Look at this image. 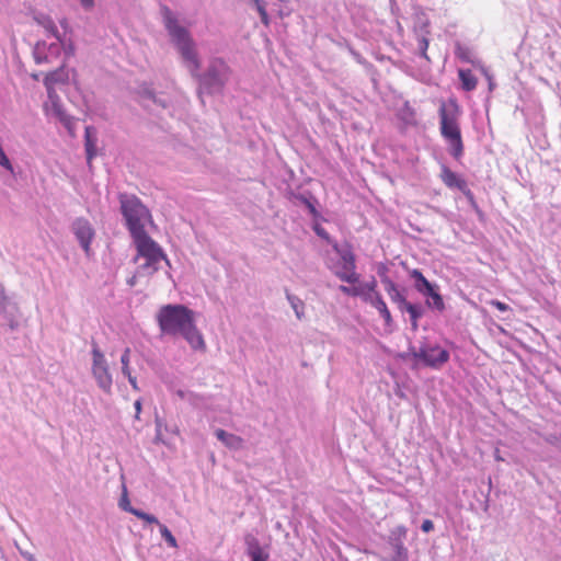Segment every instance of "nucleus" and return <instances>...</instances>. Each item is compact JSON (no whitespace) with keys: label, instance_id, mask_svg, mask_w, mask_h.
I'll return each instance as SVG.
<instances>
[{"label":"nucleus","instance_id":"f257e3e1","mask_svg":"<svg viewBox=\"0 0 561 561\" xmlns=\"http://www.w3.org/2000/svg\"><path fill=\"white\" fill-rule=\"evenodd\" d=\"M160 13L171 43L180 54L182 62L191 77L197 81L198 96L221 94L230 79L231 69L229 65L220 57H213L209 59L206 69L201 72V59L190 31L179 23L176 15L168 5L161 4Z\"/></svg>","mask_w":561,"mask_h":561},{"label":"nucleus","instance_id":"f03ea898","mask_svg":"<svg viewBox=\"0 0 561 561\" xmlns=\"http://www.w3.org/2000/svg\"><path fill=\"white\" fill-rule=\"evenodd\" d=\"M462 114L461 107L456 98L442 101L438 108L439 131L447 144V151L451 158L460 162L465 146L461 136L459 119Z\"/></svg>","mask_w":561,"mask_h":561},{"label":"nucleus","instance_id":"7ed1b4c3","mask_svg":"<svg viewBox=\"0 0 561 561\" xmlns=\"http://www.w3.org/2000/svg\"><path fill=\"white\" fill-rule=\"evenodd\" d=\"M118 202L119 211L130 237L146 232L145 221L151 220V213L141 199L134 194L119 193Z\"/></svg>","mask_w":561,"mask_h":561},{"label":"nucleus","instance_id":"20e7f679","mask_svg":"<svg viewBox=\"0 0 561 561\" xmlns=\"http://www.w3.org/2000/svg\"><path fill=\"white\" fill-rule=\"evenodd\" d=\"M159 328L163 334L181 335L194 351L206 350V344L201 331L196 328L195 318H157Z\"/></svg>","mask_w":561,"mask_h":561},{"label":"nucleus","instance_id":"39448f33","mask_svg":"<svg viewBox=\"0 0 561 561\" xmlns=\"http://www.w3.org/2000/svg\"><path fill=\"white\" fill-rule=\"evenodd\" d=\"M419 343V346L410 344L408 348L409 355L412 356L416 365L439 370L449 362L450 352L437 342L423 337Z\"/></svg>","mask_w":561,"mask_h":561},{"label":"nucleus","instance_id":"423d86ee","mask_svg":"<svg viewBox=\"0 0 561 561\" xmlns=\"http://www.w3.org/2000/svg\"><path fill=\"white\" fill-rule=\"evenodd\" d=\"M138 255L145 259V262L138 266L139 275H151L159 270V264L164 261L168 266L170 262L163 253L161 247L146 232L131 237Z\"/></svg>","mask_w":561,"mask_h":561},{"label":"nucleus","instance_id":"0eeeda50","mask_svg":"<svg viewBox=\"0 0 561 561\" xmlns=\"http://www.w3.org/2000/svg\"><path fill=\"white\" fill-rule=\"evenodd\" d=\"M91 374L96 382V386L106 394L112 393L113 375L108 362L104 353L99 347L98 343L92 340L91 342Z\"/></svg>","mask_w":561,"mask_h":561},{"label":"nucleus","instance_id":"6e6552de","mask_svg":"<svg viewBox=\"0 0 561 561\" xmlns=\"http://www.w3.org/2000/svg\"><path fill=\"white\" fill-rule=\"evenodd\" d=\"M332 249L341 260L342 272H336V276L347 284H356L359 275L355 272L356 259L352 245L347 242L340 244L337 241L332 243Z\"/></svg>","mask_w":561,"mask_h":561},{"label":"nucleus","instance_id":"1a4fd4ad","mask_svg":"<svg viewBox=\"0 0 561 561\" xmlns=\"http://www.w3.org/2000/svg\"><path fill=\"white\" fill-rule=\"evenodd\" d=\"M392 304L397 305L398 310L403 313L408 312L409 316H422L424 307L421 302H413L410 300V289L399 286L396 283L389 284L383 287Z\"/></svg>","mask_w":561,"mask_h":561},{"label":"nucleus","instance_id":"9d476101","mask_svg":"<svg viewBox=\"0 0 561 561\" xmlns=\"http://www.w3.org/2000/svg\"><path fill=\"white\" fill-rule=\"evenodd\" d=\"M70 230L88 257L92 255L91 243L95 238V229L84 217H77L71 222Z\"/></svg>","mask_w":561,"mask_h":561},{"label":"nucleus","instance_id":"9b49d317","mask_svg":"<svg viewBox=\"0 0 561 561\" xmlns=\"http://www.w3.org/2000/svg\"><path fill=\"white\" fill-rule=\"evenodd\" d=\"M286 197L294 203L295 205H302L306 207L310 216L312 217V220H323L322 215L320 214L318 207H319V201L318 198L312 194L309 190L304 191H296L293 188H289L286 192Z\"/></svg>","mask_w":561,"mask_h":561},{"label":"nucleus","instance_id":"f8f14e48","mask_svg":"<svg viewBox=\"0 0 561 561\" xmlns=\"http://www.w3.org/2000/svg\"><path fill=\"white\" fill-rule=\"evenodd\" d=\"M408 529L403 525H398L390 529L388 543L393 550L392 561H408L409 560V551L404 546V541L407 539Z\"/></svg>","mask_w":561,"mask_h":561},{"label":"nucleus","instance_id":"ddd939ff","mask_svg":"<svg viewBox=\"0 0 561 561\" xmlns=\"http://www.w3.org/2000/svg\"><path fill=\"white\" fill-rule=\"evenodd\" d=\"M245 554L250 561H268L270 552L267 546L263 547L255 535L247 533L243 537Z\"/></svg>","mask_w":561,"mask_h":561},{"label":"nucleus","instance_id":"4468645a","mask_svg":"<svg viewBox=\"0 0 561 561\" xmlns=\"http://www.w3.org/2000/svg\"><path fill=\"white\" fill-rule=\"evenodd\" d=\"M136 93L139 98L140 104L145 108H149V105L146 103L147 101L152 102L159 107L167 108L169 106V103L165 99L159 96L156 92L152 85L148 82H142L137 87Z\"/></svg>","mask_w":561,"mask_h":561},{"label":"nucleus","instance_id":"2eb2a0df","mask_svg":"<svg viewBox=\"0 0 561 561\" xmlns=\"http://www.w3.org/2000/svg\"><path fill=\"white\" fill-rule=\"evenodd\" d=\"M423 298L426 307L432 311L443 312L445 309V304L443 296L439 291V286L436 283H433L428 286L427 289L419 293Z\"/></svg>","mask_w":561,"mask_h":561},{"label":"nucleus","instance_id":"dca6fc26","mask_svg":"<svg viewBox=\"0 0 561 561\" xmlns=\"http://www.w3.org/2000/svg\"><path fill=\"white\" fill-rule=\"evenodd\" d=\"M439 179L450 190L463 191L467 181L446 164L440 165Z\"/></svg>","mask_w":561,"mask_h":561},{"label":"nucleus","instance_id":"f3484780","mask_svg":"<svg viewBox=\"0 0 561 561\" xmlns=\"http://www.w3.org/2000/svg\"><path fill=\"white\" fill-rule=\"evenodd\" d=\"M98 131L94 126H87L84 128V150L88 165H91L92 160L98 154Z\"/></svg>","mask_w":561,"mask_h":561},{"label":"nucleus","instance_id":"a211bd4d","mask_svg":"<svg viewBox=\"0 0 561 561\" xmlns=\"http://www.w3.org/2000/svg\"><path fill=\"white\" fill-rule=\"evenodd\" d=\"M19 312V306L15 294H8L2 284H0V314L14 316Z\"/></svg>","mask_w":561,"mask_h":561},{"label":"nucleus","instance_id":"6ab92c4d","mask_svg":"<svg viewBox=\"0 0 561 561\" xmlns=\"http://www.w3.org/2000/svg\"><path fill=\"white\" fill-rule=\"evenodd\" d=\"M69 80L68 71L65 68V65L60 66L54 71H50L46 75L44 79V84L47 89L48 94L50 95L51 90L55 84L66 83Z\"/></svg>","mask_w":561,"mask_h":561},{"label":"nucleus","instance_id":"aec40b11","mask_svg":"<svg viewBox=\"0 0 561 561\" xmlns=\"http://www.w3.org/2000/svg\"><path fill=\"white\" fill-rule=\"evenodd\" d=\"M33 19L38 25L44 27L50 36L55 37L57 42L64 43V36L59 33L54 20L48 14L36 13Z\"/></svg>","mask_w":561,"mask_h":561},{"label":"nucleus","instance_id":"412c9836","mask_svg":"<svg viewBox=\"0 0 561 561\" xmlns=\"http://www.w3.org/2000/svg\"><path fill=\"white\" fill-rule=\"evenodd\" d=\"M214 434L229 449L238 450L242 447L243 439L238 435L228 433L222 428L215 430Z\"/></svg>","mask_w":561,"mask_h":561},{"label":"nucleus","instance_id":"4be33fe9","mask_svg":"<svg viewBox=\"0 0 561 561\" xmlns=\"http://www.w3.org/2000/svg\"><path fill=\"white\" fill-rule=\"evenodd\" d=\"M157 316H195V313L185 305L168 304L160 308Z\"/></svg>","mask_w":561,"mask_h":561},{"label":"nucleus","instance_id":"5701e85b","mask_svg":"<svg viewBox=\"0 0 561 561\" xmlns=\"http://www.w3.org/2000/svg\"><path fill=\"white\" fill-rule=\"evenodd\" d=\"M409 278L412 282V287L417 291L427 289L433 283L430 282L419 268L409 270L407 268Z\"/></svg>","mask_w":561,"mask_h":561},{"label":"nucleus","instance_id":"b1692460","mask_svg":"<svg viewBox=\"0 0 561 561\" xmlns=\"http://www.w3.org/2000/svg\"><path fill=\"white\" fill-rule=\"evenodd\" d=\"M458 78L463 91L471 92L476 89L478 80L470 69H459Z\"/></svg>","mask_w":561,"mask_h":561},{"label":"nucleus","instance_id":"393cba45","mask_svg":"<svg viewBox=\"0 0 561 561\" xmlns=\"http://www.w3.org/2000/svg\"><path fill=\"white\" fill-rule=\"evenodd\" d=\"M374 327L380 335L390 334L396 329L393 318H374Z\"/></svg>","mask_w":561,"mask_h":561},{"label":"nucleus","instance_id":"a878e982","mask_svg":"<svg viewBox=\"0 0 561 561\" xmlns=\"http://www.w3.org/2000/svg\"><path fill=\"white\" fill-rule=\"evenodd\" d=\"M118 507L127 513L134 514L136 512V507L131 506L129 497H128V490L125 483L122 484V496L118 501Z\"/></svg>","mask_w":561,"mask_h":561},{"label":"nucleus","instance_id":"bb28decb","mask_svg":"<svg viewBox=\"0 0 561 561\" xmlns=\"http://www.w3.org/2000/svg\"><path fill=\"white\" fill-rule=\"evenodd\" d=\"M376 273L378 277L380 278L381 284L383 287L388 286L389 284L394 283L388 275L389 273V266L388 263L379 262L376 264Z\"/></svg>","mask_w":561,"mask_h":561},{"label":"nucleus","instance_id":"cd10ccee","mask_svg":"<svg viewBox=\"0 0 561 561\" xmlns=\"http://www.w3.org/2000/svg\"><path fill=\"white\" fill-rule=\"evenodd\" d=\"M46 49V42L39 41L36 43L34 50H33V57L34 61L37 65H42L45 62H48V56L43 54L42 50Z\"/></svg>","mask_w":561,"mask_h":561},{"label":"nucleus","instance_id":"c85d7f7f","mask_svg":"<svg viewBox=\"0 0 561 561\" xmlns=\"http://www.w3.org/2000/svg\"><path fill=\"white\" fill-rule=\"evenodd\" d=\"M158 527L160 535L164 539L167 545L171 548H178V541L173 534L171 533V530L164 524H159Z\"/></svg>","mask_w":561,"mask_h":561},{"label":"nucleus","instance_id":"c756f323","mask_svg":"<svg viewBox=\"0 0 561 561\" xmlns=\"http://www.w3.org/2000/svg\"><path fill=\"white\" fill-rule=\"evenodd\" d=\"M312 230L319 238L324 240L330 245H332V243H334L336 241L331 238V236L327 232V230L320 225L319 220H313Z\"/></svg>","mask_w":561,"mask_h":561},{"label":"nucleus","instance_id":"7c9ffc66","mask_svg":"<svg viewBox=\"0 0 561 561\" xmlns=\"http://www.w3.org/2000/svg\"><path fill=\"white\" fill-rule=\"evenodd\" d=\"M121 364H122V374L124 376L128 375V373H131V369L129 367L130 364V348L126 347L122 355H121Z\"/></svg>","mask_w":561,"mask_h":561},{"label":"nucleus","instance_id":"2f4dec72","mask_svg":"<svg viewBox=\"0 0 561 561\" xmlns=\"http://www.w3.org/2000/svg\"><path fill=\"white\" fill-rule=\"evenodd\" d=\"M252 1H253L254 5H255L256 11L260 14L262 23L265 24V25H268L270 18H268L267 11L265 9L264 1L263 0H252Z\"/></svg>","mask_w":561,"mask_h":561},{"label":"nucleus","instance_id":"473e14b6","mask_svg":"<svg viewBox=\"0 0 561 561\" xmlns=\"http://www.w3.org/2000/svg\"><path fill=\"white\" fill-rule=\"evenodd\" d=\"M133 515L136 516L137 518L146 522L147 524H156L158 526H159V524H161L154 515L146 513L139 508H137Z\"/></svg>","mask_w":561,"mask_h":561},{"label":"nucleus","instance_id":"72a5a7b5","mask_svg":"<svg viewBox=\"0 0 561 561\" xmlns=\"http://www.w3.org/2000/svg\"><path fill=\"white\" fill-rule=\"evenodd\" d=\"M428 44H430V42H428L427 37H425V36L419 37V39H417L419 54L421 57H423L426 60H430V58L427 56Z\"/></svg>","mask_w":561,"mask_h":561},{"label":"nucleus","instance_id":"f704fd0d","mask_svg":"<svg viewBox=\"0 0 561 561\" xmlns=\"http://www.w3.org/2000/svg\"><path fill=\"white\" fill-rule=\"evenodd\" d=\"M543 440L551 446L561 447V433H548L543 435Z\"/></svg>","mask_w":561,"mask_h":561},{"label":"nucleus","instance_id":"c9c22d12","mask_svg":"<svg viewBox=\"0 0 561 561\" xmlns=\"http://www.w3.org/2000/svg\"><path fill=\"white\" fill-rule=\"evenodd\" d=\"M287 298L296 313V316H302L304 311H302V307H304V302L297 298V297H294L291 295H287Z\"/></svg>","mask_w":561,"mask_h":561},{"label":"nucleus","instance_id":"e433bc0d","mask_svg":"<svg viewBox=\"0 0 561 561\" xmlns=\"http://www.w3.org/2000/svg\"><path fill=\"white\" fill-rule=\"evenodd\" d=\"M375 305H376L377 309L379 310L380 316H391L386 302L382 300V298L379 296L378 293H376Z\"/></svg>","mask_w":561,"mask_h":561},{"label":"nucleus","instance_id":"4c0bfd02","mask_svg":"<svg viewBox=\"0 0 561 561\" xmlns=\"http://www.w3.org/2000/svg\"><path fill=\"white\" fill-rule=\"evenodd\" d=\"M62 49H64V53H65V56L67 58L71 57L75 55V51H76V47H75V44L71 39H69L68 42L64 38V43H60Z\"/></svg>","mask_w":561,"mask_h":561},{"label":"nucleus","instance_id":"58836bf2","mask_svg":"<svg viewBox=\"0 0 561 561\" xmlns=\"http://www.w3.org/2000/svg\"><path fill=\"white\" fill-rule=\"evenodd\" d=\"M175 394L180 399L187 400L191 403H195V400L197 399V396L194 392L182 390V389L176 390Z\"/></svg>","mask_w":561,"mask_h":561},{"label":"nucleus","instance_id":"ea45409f","mask_svg":"<svg viewBox=\"0 0 561 561\" xmlns=\"http://www.w3.org/2000/svg\"><path fill=\"white\" fill-rule=\"evenodd\" d=\"M460 192L465 195V197L467 198L471 208L474 207V205H478L474 194L469 188L468 183L466 184V187L463 188V191H460Z\"/></svg>","mask_w":561,"mask_h":561},{"label":"nucleus","instance_id":"a19ab883","mask_svg":"<svg viewBox=\"0 0 561 561\" xmlns=\"http://www.w3.org/2000/svg\"><path fill=\"white\" fill-rule=\"evenodd\" d=\"M489 330L494 336H496L497 334L508 335L506 329L503 325L496 324L492 321L490 322Z\"/></svg>","mask_w":561,"mask_h":561},{"label":"nucleus","instance_id":"79ce46f5","mask_svg":"<svg viewBox=\"0 0 561 561\" xmlns=\"http://www.w3.org/2000/svg\"><path fill=\"white\" fill-rule=\"evenodd\" d=\"M345 47L358 64L364 62L363 56L356 49H354L348 43H345Z\"/></svg>","mask_w":561,"mask_h":561},{"label":"nucleus","instance_id":"37998d69","mask_svg":"<svg viewBox=\"0 0 561 561\" xmlns=\"http://www.w3.org/2000/svg\"><path fill=\"white\" fill-rule=\"evenodd\" d=\"M434 529V523L431 519H424L421 524V530L423 533H430Z\"/></svg>","mask_w":561,"mask_h":561},{"label":"nucleus","instance_id":"c03bdc74","mask_svg":"<svg viewBox=\"0 0 561 561\" xmlns=\"http://www.w3.org/2000/svg\"><path fill=\"white\" fill-rule=\"evenodd\" d=\"M46 48L49 51V54L57 55V54H59L61 45H60L59 42L58 43H51L49 45L46 44Z\"/></svg>","mask_w":561,"mask_h":561},{"label":"nucleus","instance_id":"a18cd8bd","mask_svg":"<svg viewBox=\"0 0 561 561\" xmlns=\"http://www.w3.org/2000/svg\"><path fill=\"white\" fill-rule=\"evenodd\" d=\"M125 377L128 379L129 385L135 391L140 390L137 382V378L131 373H128V375H126Z\"/></svg>","mask_w":561,"mask_h":561},{"label":"nucleus","instance_id":"49530a36","mask_svg":"<svg viewBox=\"0 0 561 561\" xmlns=\"http://www.w3.org/2000/svg\"><path fill=\"white\" fill-rule=\"evenodd\" d=\"M376 287H377V282L374 277L371 278L370 282H367L363 285L364 289H366L367 291L375 293V294H376Z\"/></svg>","mask_w":561,"mask_h":561},{"label":"nucleus","instance_id":"de8ad7c7","mask_svg":"<svg viewBox=\"0 0 561 561\" xmlns=\"http://www.w3.org/2000/svg\"><path fill=\"white\" fill-rule=\"evenodd\" d=\"M340 289H341L343 293H346V294H348V295H354V296L359 295V290H358V288H356V287H348V286H344V285H342V286L340 287Z\"/></svg>","mask_w":561,"mask_h":561},{"label":"nucleus","instance_id":"09e8293b","mask_svg":"<svg viewBox=\"0 0 561 561\" xmlns=\"http://www.w3.org/2000/svg\"><path fill=\"white\" fill-rule=\"evenodd\" d=\"M491 304L494 305L497 308V310H500L502 312H504L508 309V306L506 304L497 301V300H492Z\"/></svg>","mask_w":561,"mask_h":561},{"label":"nucleus","instance_id":"8fccbe9b","mask_svg":"<svg viewBox=\"0 0 561 561\" xmlns=\"http://www.w3.org/2000/svg\"><path fill=\"white\" fill-rule=\"evenodd\" d=\"M473 211L476 213V215L478 216L479 220L483 221L484 218H485V214L483 213V210L479 207V205H474V207H472Z\"/></svg>","mask_w":561,"mask_h":561},{"label":"nucleus","instance_id":"3c124183","mask_svg":"<svg viewBox=\"0 0 561 561\" xmlns=\"http://www.w3.org/2000/svg\"><path fill=\"white\" fill-rule=\"evenodd\" d=\"M134 408H135V411H136V415L135 417L136 419H139V414L141 412V399H137L134 403Z\"/></svg>","mask_w":561,"mask_h":561},{"label":"nucleus","instance_id":"603ef678","mask_svg":"<svg viewBox=\"0 0 561 561\" xmlns=\"http://www.w3.org/2000/svg\"><path fill=\"white\" fill-rule=\"evenodd\" d=\"M19 322L15 318H9V321H8V327L11 329V330H15L18 327H19Z\"/></svg>","mask_w":561,"mask_h":561},{"label":"nucleus","instance_id":"864d4df0","mask_svg":"<svg viewBox=\"0 0 561 561\" xmlns=\"http://www.w3.org/2000/svg\"><path fill=\"white\" fill-rule=\"evenodd\" d=\"M80 3L81 5L84 8V9H91L94 4V0H80Z\"/></svg>","mask_w":561,"mask_h":561},{"label":"nucleus","instance_id":"5fc2aeb1","mask_svg":"<svg viewBox=\"0 0 561 561\" xmlns=\"http://www.w3.org/2000/svg\"><path fill=\"white\" fill-rule=\"evenodd\" d=\"M457 56L462 60V61H466V62H471L470 58H469V55L467 51H459L457 53Z\"/></svg>","mask_w":561,"mask_h":561},{"label":"nucleus","instance_id":"6e6d98bb","mask_svg":"<svg viewBox=\"0 0 561 561\" xmlns=\"http://www.w3.org/2000/svg\"><path fill=\"white\" fill-rule=\"evenodd\" d=\"M162 420L157 417L156 419V427H157V438H159L160 436V431H161V427H162Z\"/></svg>","mask_w":561,"mask_h":561},{"label":"nucleus","instance_id":"4d7b16f0","mask_svg":"<svg viewBox=\"0 0 561 561\" xmlns=\"http://www.w3.org/2000/svg\"><path fill=\"white\" fill-rule=\"evenodd\" d=\"M136 283H137V274L133 275L131 277H129L127 279V285L130 287L135 286Z\"/></svg>","mask_w":561,"mask_h":561},{"label":"nucleus","instance_id":"13d9d810","mask_svg":"<svg viewBox=\"0 0 561 561\" xmlns=\"http://www.w3.org/2000/svg\"><path fill=\"white\" fill-rule=\"evenodd\" d=\"M60 26L67 32L69 30V23L67 19H62L59 21Z\"/></svg>","mask_w":561,"mask_h":561},{"label":"nucleus","instance_id":"bf43d9fd","mask_svg":"<svg viewBox=\"0 0 561 561\" xmlns=\"http://www.w3.org/2000/svg\"><path fill=\"white\" fill-rule=\"evenodd\" d=\"M419 319H420V318H410V322H411V328H412V330H416V328H417V320H419Z\"/></svg>","mask_w":561,"mask_h":561},{"label":"nucleus","instance_id":"052dcab7","mask_svg":"<svg viewBox=\"0 0 561 561\" xmlns=\"http://www.w3.org/2000/svg\"><path fill=\"white\" fill-rule=\"evenodd\" d=\"M23 557L27 560V561H36L35 557L31 553H27V554H23Z\"/></svg>","mask_w":561,"mask_h":561},{"label":"nucleus","instance_id":"680f3d73","mask_svg":"<svg viewBox=\"0 0 561 561\" xmlns=\"http://www.w3.org/2000/svg\"><path fill=\"white\" fill-rule=\"evenodd\" d=\"M396 394L399 397V398H404V393L403 391L398 387V389L394 391Z\"/></svg>","mask_w":561,"mask_h":561},{"label":"nucleus","instance_id":"e2e57ef3","mask_svg":"<svg viewBox=\"0 0 561 561\" xmlns=\"http://www.w3.org/2000/svg\"><path fill=\"white\" fill-rule=\"evenodd\" d=\"M494 87H495V83L491 79H489V89H490V91H492L494 89Z\"/></svg>","mask_w":561,"mask_h":561},{"label":"nucleus","instance_id":"0e129e2a","mask_svg":"<svg viewBox=\"0 0 561 561\" xmlns=\"http://www.w3.org/2000/svg\"><path fill=\"white\" fill-rule=\"evenodd\" d=\"M495 460L497 461H503L504 459L501 457V455H499L497 453L495 454Z\"/></svg>","mask_w":561,"mask_h":561}]
</instances>
